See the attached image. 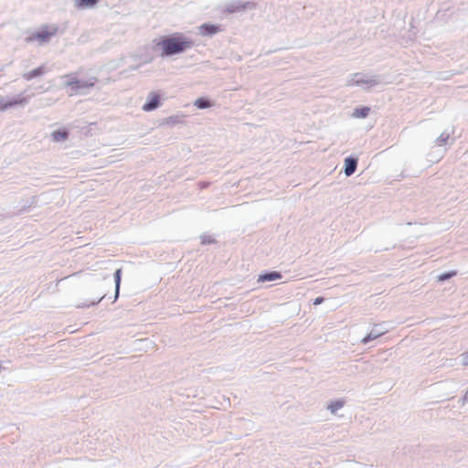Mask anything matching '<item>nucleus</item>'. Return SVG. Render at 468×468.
Wrapping results in <instances>:
<instances>
[{
  "label": "nucleus",
  "mask_w": 468,
  "mask_h": 468,
  "mask_svg": "<svg viewBox=\"0 0 468 468\" xmlns=\"http://www.w3.org/2000/svg\"><path fill=\"white\" fill-rule=\"evenodd\" d=\"M155 45L162 50L163 57H171L190 49L193 41L183 33L176 32L161 37Z\"/></svg>",
  "instance_id": "obj_1"
},
{
  "label": "nucleus",
  "mask_w": 468,
  "mask_h": 468,
  "mask_svg": "<svg viewBox=\"0 0 468 468\" xmlns=\"http://www.w3.org/2000/svg\"><path fill=\"white\" fill-rule=\"evenodd\" d=\"M63 78L66 79L64 86L69 88L68 93L69 96L87 93L89 90L93 88L97 81L96 77H90L87 80H80L75 74L65 75Z\"/></svg>",
  "instance_id": "obj_2"
},
{
  "label": "nucleus",
  "mask_w": 468,
  "mask_h": 468,
  "mask_svg": "<svg viewBox=\"0 0 468 468\" xmlns=\"http://www.w3.org/2000/svg\"><path fill=\"white\" fill-rule=\"evenodd\" d=\"M381 83V79L378 75L357 72L352 74L346 82L347 86H358L364 90H370Z\"/></svg>",
  "instance_id": "obj_3"
},
{
  "label": "nucleus",
  "mask_w": 468,
  "mask_h": 468,
  "mask_svg": "<svg viewBox=\"0 0 468 468\" xmlns=\"http://www.w3.org/2000/svg\"><path fill=\"white\" fill-rule=\"evenodd\" d=\"M57 31L58 27L56 26H45L27 37V41L37 42L39 45L48 43Z\"/></svg>",
  "instance_id": "obj_4"
},
{
  "label": "nucleus",
  "mask_w": 468,
  "mask_h": 468,
  "mask_svg": "<svg viewBox=\"0 0 468 468\" xmlns=\"http://www.w3.org/2000/svg\"><path fill=\"white\" fill-rule=\"evenodd\" d=\"M30 96H25L24 94H18L13 99L7 96H0V112H5L10 108L16 106L24 107L29 103Z\"/></svg>",
  "instance_id": "obj_5"
},
{
  "label": "nucleus",
  "mask_w": 468,
  "mask_h": 468,
  "mask_svg": "<svg viewBox=\"0 0 468 468\" xmlns=\"http://www.w3.org/2000/svg\"><path fill=\"white\" fill-rule=\"evenodd\" d=\"M160 105V96L155 91H151L147 98L146 102L143 106L144 112H152L157 109Z\"/></svg>",
  "instance_id": "obj_6"
},
{
  "label": "nucleus",
  "mask_w": 468,
  "mask_h": 468,
  "mask_svg": "<svg viewBox=\"0 0 468 468\" xmlns=\"http://www.w3.org/2000/svg\"><path fill=\"white\" fill-rule=\"evenodd\" d=\"M388 332L387 328H382L380 325H374L371 331L361 340V343L366 345L372 340H375Z\"/></svg>",
  "instance_id": "obj_7"
},
{
  "label": "nucleus",
  "mask_w": 468,
  "mask_h": 468,
  "mask_svg": "<svg viewBox=\"0 0 468 468\" xmlns=\"http://www.w3.org/2000/svg\"><path fill=\"white\" fill-rule=\"evenodd\" d=\"M254 7H255V5L253 3H250V2L241 3L239 1V2H233V3L228 4L226 5V11L229 13H234V12L240 11V10L252 9Z\"/></svg>",
  "instance_id": "obj_8"
},
{
  "label": "nucleus",
  "mask_w": 468,
  "mask_h": 468,
  "mask_svg": "<svg viewBox=\"0 0 468 468\" xmlns=\"http://www.w3.org/2000/svg\"><path fill=\"white\" fill-rule=\"evenodd\" d=\"M220 31V27L210 24H203L198 27V32L202 36H213Z\"/></svg>",
  "instance_id": "obj_9"
},
{
  "label": "nucleus",
  "mask_w": 468,
  "mask_h": 468,
  "mask_svg": "<svg viewBox=\"0 0 468 468\" xmlns=\"http://www.w3.org/2000/svg\"><path fill=\"white\" fill-rule=\"evenodd\" d=\"M47 72H48V69L45 66H40V67H38L37 69H34L33 70L27 71V72H24L22 74V78L24 80H31L34 78H37L38 76H42V75H44Z\"/></svg>",
  "instance_id": "obj_10"
},
{
  "label": "nucleus",
  "mask_w": 468,
  "mask_h": 468,
  "mask_svg": "<svg viewBox=\"0 0 468 468\" xmlns=\"http://www.w3.org/2000/svg\"><path fill=\"white\" fill-rule=\"evenodd\" d=\"M357 166V160L354 157H347L345 159V175L346 176H352Z\"/></svg>",
  "instance_id": "obj_11"
},
{
  "label": "nucleus",
  "mask_w": 468,
  "mask_h": 468,
  "mask_svg": "<svg viewBox=\"0 0 468 468\" xmlns=\"http://www.w3.org/2000/svg\"><path fill=\"white\" fill-rule=\"evenodd\" d=\"M282 278V274L278 271H271L261 274L258 278L259 282H272Z\"/></svg>",
  "instance_id": "obj_12"
},
{
  "label": "nucleus",
  "mask_w": 468,
  "mask_h": 468,
  "mask_svg": "<svg viewBox=\"0 0 468 468\" xmlns=\"http://www.w3.org/2000/svg\"><path fill=\"white\" fill-rule=\"evenodd\" d=\"M99 0H75L74 5L79 9L92 8Z\"/></svg>",
  "instance_id": "obj_13"
},
{
  "label": "nucleus",
  "mask_w": 468,
  "mask_h": 468,
  "mask_svg": "<svg viewBox=\"0 0 468 468\" xmlns=\"http://www.w3.org/2000/svg\"><path fill=\"white\" fill-rule=\"evenodd\" d=\"M68 136H69V133L66 130H58V131H54L51 133V138L55 142H63V141L67 140Z\"/></svg>",
  "instance_id": "obj_14"
},
{
  "label": "nucleus",
  "mask_w": 468,
  "mask_h": 468,
  "mask_svg": "<svg viewBox=\"0 0 468 468\" xmlns=\"http://www.w3.org/2000/svg\"><path fill=\"white\" fill-rule=\"evenodd\" d=\"M345 402L342 400L332 401L327 405V410L332 414H335L340 409L344 407Z\"/></svg>",
  "instance_id": "obj_15"
},
{
  "label": "nucleus",
  "mask_w": 468,
  "mask_h": 468,
  "mask_svg": "<svg viewBox=\"0 0 468 468\" xmlns=\"http://www.w3.org/2000/svg\"><path fill=\"white\" fill-rule=\"evenodd\" d=\"M370 112V108L368 107H363L360 109H356L354 112L352 113V116L355 118H366Z\"/></svg>",
  "instance_id": "obj_16"
},
{
  "label": "nucleus",
  "mask_w": 468,
  "mask_h": 468,
  "mask_svg": "<svg viewBox=\"0 0 468 468\" xmlns=\"http://www.w3.org/2000/svg\"><path fill=\"white\" fill-rule=\"evenodd\" d=\"M451 139V133L448 132H443L441 135L436 139V144L439 146L445 145L448 144V141Z\"/></svg>",
  "instance_id": "obj_17"
},
{
  "label": "nucleus",
  "mask_w": 468,
  "mask_h": 468,
  "mask_svg": "<svg viewBox=\"0 0 468 468\" xmlns=\"http://www.w3.org/2000/svg\"><path fill=\"white\" fill-rule=\"evenodd\" d=\"M121 274H122V270L121 269L116 270V271L114 273L115 299H117L119 296L120 284H121Z\"/></svg>",
  "instance_id": "obj_18"
},
{
  "label": "nucleus",
  "mask_w": 468,
  "mask_h": 468,
  "mask_svg": "<svg viewBox=\"0 0 468 468\" xmlns=\"http://www.w3.org/2000/svg\"><path fill=\"white\" fill-rule=\"evenodd\" d=\"M194 105L198 109H207L211 106V103L208 100L204 98H198L195 101Z\"/></svg>",
  "instance_id": "obj_19"
},
{
  "label": "nucleus",
  "mask_w": 468,
  "mask_h": 468,
  "mask_svg": "<svg viewBox=\"0 0 468 468\" xmlns=\"http://www.w3.org/2000/svg\"><path fill=\"white\" fill-rule=\"evenodd\" d=\"M455 274H456L455 271H450V272H445V273L440 274L438 276V281L444 282V281L453 277Z\"/></svg>",
  "instance_id": "obj_20"
},
{
  "label": "nucleus",
  "mask_w": 468,
  "mask_h": 468,
  "mask_svg": "<svg viewBox=\"0 0 468 468\" xmlns=\"http://www.w3.org/2000/svg\"><path fill=\"white\" fill-rule=\"evenodd\" d=\"M200 239H201L202 244H210V243L214 242V239L212 238L211 235H208V234H203L200 237Z\"/></svg>",
  "instance_id": "obj_21"
},
{
  "label": "nucleus",
  "mask_w": 468,
  "mask_h": 468,
  "mask_svg": "<svg viewBox=\"0 0 468 468\" xmlns=\"http://www.w3.org/2000/svg\"><path fill=\"white\" fill-rule=\"evenodd\" d=\"M180 117L179 116H171L165 120V123L168 125H174L176 123L180 122Z\"/></svg>",
  "instance_id": "obj_22"
},
{
  "label": "nucleus",
  "mask_w": 468,
  "mask_h": 468,
  "mask_svg": "<svg viewBox=\"0 0 468 468\" xmlns=\"http://www.w3.org/2000/svg\"><path fill=\"white\" fill-rule=\"evenodd\" d=\"M459 358L463 366H468V351L461 354Z\"/></svg>",
  "instance_id": "obj_23"
},
{
  "label": "nucleus",
  "mask_w": 468,
  "mask_h": 468,
  "mask_svg": "<svg viewBox=\"0 0 468 468\" xmlns=\"http://www.w3.org/2000/svg\"><path fill=\"white\" fill-rule=\"evenodd\" d=\"M323 302H324V298H323V297H317V298L314 301V305H318V304H321Z\"/></svg>",
  "instance_id": "obj_24"
},
{
  "label": "nucleus",
  "mask_w": 468,
  "mask_h": 468,
  "mask_svg": "<svg viewBox=\"0 0 468 468\" xmlns=\"http://www.w3.org/2000/svg\"><path fill=\"white\" fill-rule=\"evenodd\" d=\"M467 401H468V388L466 389L465 394L463 398V404H464Z\"/></svg>",
  "instance_id": "obj_25"
},
{
  "label": "nucleus",
  "mask_w": 468,
  "mask_h": 468,
  "mask_svg": "<svg viewBox=\"0 0 468 468\" xmlns=\"http://www.w3.org/2000/svg\"><path fill=\"white\" fill-rule=\"evenodd\" d=\"M102 298H103V296H102V297H101L100 299H98L97 303L101 302V300Z\"/></svg>",
  "instance_id": "obj_26"
}]
</instances>
